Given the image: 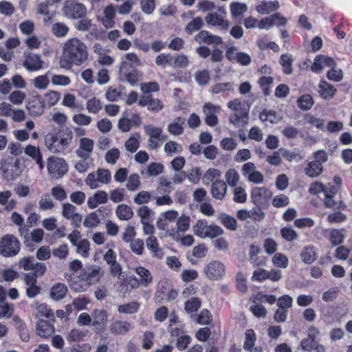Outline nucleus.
<instances>
[{"mask_svg": "<svg viewBox=\"0 0 352 352\" xmlns=\"http://www.w3.org/2000/svg\"><path fill=\"white\" fill-rule=\"evenodd\" d=\"M88 57L86 45L76 38L67 41L63 48V56L60 60L63 68L69 69L72 65H82Z\"/></svg>", "mask_w": 352, "mask_h": 352, "instance_id": "1", "label": "nucleus"}, {"mask_svg": "<svg viewBox=\"0 0 352 352\" xmlns=\"http://www.w3.org/2000/svg\"><path fill=\"white\" fill-rule=\"evenodd\" d=\"M103 276L102 268L96 265H86L80 271L77 280L72 284L77 292L85 291L89 286L96 284Z\"/></svg>", "mask_w": 352, "mask_h": 352, "instance_id": "2", "label": "nucleus"}, {"mask_svg": "<svg viewBox=\"0 0 352 352\" xmlns=\"http://www.w3.org/2000/svg\"><path fill=\"white\" fill-rule=\"evenodd\" d=\"M73 135L70 130L61 129L56 133L48 134L45 138V143L52 152L58 153L70 144Z\"/></svg>", "mask_w": 352, "mask_h": 352, "instance_id": "3", "label": "nucleus"}, {"mask_svg": "<svg viewBox=\"0 0 352 352\" xmlns=\"http://www.w3.org/2000/svg\"><path fill=\"white\" fill-rule=\"evenodd\" d=\"M228 107L233 113L229 118V121L236 126H244L248 122L250 107L239 99H234L228 103Z\"/></svg>", "mask_w": 352, "mask_h": 352, "instance_id": "4", "label": "nucleus"}, {"mask_svg": "<svg viewBox=\"0 0 352 352\" xmlns=\"http://www.w3.org/2000/svg\"><path fill=\"white\" fill-rule=\"evenodd\" d=\"M20 250L19 240L12 234H6L0 241V254L5 256H13L16 255Z\"/></svg>", "mask_w": 352, "mask_h": 352, "instance_id": "5", "label": "nucleus"}, {"mask_svg": "<svg viewBox=\"0 0 352 352\" xmlns=\"http://www.w3.org/2000/svg\"><path fill=\"white\" fill-rule=\"evenodd\" d=\"M63 12L67 18L77 19L86 15L87 9L83 3L76 0H67L63 5Z\"/></svg>", "mask_w": 352, "mask_h": 352, "instance_id": "6", "label": "nucleus"}, {"mask_svg": "<svg viewBox=\"0 0 352 352\" xmlns=\"http://www.w3.org/2000/svg\"><path fill=\"white\" fill-rule=\"evenodd\" d=\"M47 170L52 177L60 178L67 173L68 165L63 158L52 156L47 159Z\"/></svg>", "mask_w": 352, "mask_h": 352, "instance_id": "7", "label": "nucleus"}, {"mask_svg": "<svg viewBox=\"0 0 352 352\" xmlns=\"http://www.w3.org/2000/svg\"><path fill=\"white\" fill-rule=\"evenodd\" d=\"M206 276L211 280H218L226 274L225 265L219 261H211L204 267Z\"/></svg>", "mask_w": 352, "mask_h": 352, "instance_id": "8", "label": "nucleus"}, {"mask_svg": "<svg viewBox=\"0 0 352 352\" xmlns=\"http://www.w3.org/2000/svg\"><path fill=\"white\" fill-rule=\"evenodd\" d=\"M120 74L132 86L138 85L140 80V75L138 70L132 64L126 61L122 62L120 67Z\"/></svg>", "mask_w": 352, "mask_h": 352, "instance_id": "9", "label": "nucleus"}, {"mask_svg": "<svg viewBox=\"0 0 352 352\" xmlns=\"http://www.w3.org/2000/svg\"><path fill=\"white\" fill-rule=\"evenodd\" d=\"M45 107L43 98L38 94L30 97L26 104L27 110L32 116L42 115L44 112Z\"/></svg>", "mask_w": 352, "mask_h": 352, "instance_id": "10", "label": "nucleus"}, {"mask_svg": "<svg viewBox=\"0 0 352 352\" xmlns=\"http://www.w3.org/2000/svg\"><path fill=\"white\" fill-rule=\"evenodd\" d=\"M226 56L230 61L242 66H247L251 63V57L248 54L237 52L236 48L233 46L226 50Z\"/></svg>", "mask_w": 352, "mask_h": 352, "instance_id": "11", "label": "nucleus"}, {"mask_svg": "<svg viewBox=\"0 0 352 352\" xmlns=\"http://www.w3.org/2000/svg\"><path fill=\"white\" fill-rule=\"evenodd\" d=\"M93 321L91 325L98 333L104 331L108 322V315L104 309H94L92 312Z\"/></svg>", "mask_w": 352, "mask_h": 352, "instance_id": "12", "label": "nucleus"}, {"mask_svg": "<svg viewBox=\"0 0 352 352\" xmlns=\"http://www.w3.org/2000/svg\"><path fill=\"white\" fill-rule=\"evenodd\" d=\"M63 216L71 221L74 228L80 227L82 217L80 213L76 212V208L71 204L66 203L63 205Z\"/></svg>", "mask_w": 352, "mask_h": 352, "instance_id": "13", "label": "nucleus"}, {"mask_svg": "<svg viewBox=\"0 0 352 352\" xmlns=\"http://www.w3.org/2000/svg\"><path fill=\"white\" fill-rule=\"evenodd\" d=\"M23 65L28 71H38L43 67V61L39 55L30 52L25 54Z\"/></svg>", "mask_w": 352, "mask_h": 352, "instance_id": "14", "label": "nucleus"}, {"mask_svg": "<svg viewBox=\"0 0 352 352\" xmlns=\"http://www.w3.org/2000/svg\"><path fill=\"white\" fill-rule=\"evenodd\" d=\"M336 62L333 58L324 55H318L314 58L311 70L315 72H318L325 67L331 68L336 67Z\"/></svg>", "mask_w": 352, "mask_h": 352, "instance_id": "15", "label": "nucleus"}, {"mask_svg": "<svg viewBox=\"0 0 352 352\" xmlns=\"http://www.w3.org/2000/svg\"><path fill=\"white\" fill-rule=\"evenodd\" d=\"M318 93L324 100L333 98L337 93V89L324 79H321L318 86Z\"/></svg>", "mask_w": 352, "mask_h": 352, "instance_id": "16", "label": "nucleus"}, {"mask_svg": "<svg viewBox=\"0 0 352 352\" xmlns=\"http://www.w3.org/2000/svg\"><path fill=\"white\" fill-rule=\"evenodd\" d=\"M195 40L199 43H204L207 45H219L223 43L221 37L213 35L207 30H201L195 36Z\"/></svg>", "mask_w": 352, "mask_h": 352, "instance_id": "17", "label": "nucleus"}, {"mask_svg": "<svg viewBox=\"0 0 352 352\" xmlns=\"http://www.w3.org/2000/svg\"><path fill=\"white\" fill-rule=\"evenodd\" d=\"M46 271V265L45 263H38L36 267V270L24 274L23 280L25 284L28 286L37 284L38 278L43 276Z\"/></svg>", "mask_w": 352, "mask_h": 352, "instance_id": "18", "label": "nucleus"}, {"mask_svg": "<svg viewBox=\"0 0 352 352\" xmlns=\"http://www.w3.org/2000/svg\"><path fill=\"white\" fill-rule=\"evenodd\" d=\"M36 333L42 338H49L55 332L54 324L50 321L40 319L36 323Z\"/></svg>", "mask_w": 352, "mask_h": 352, "instance_id": "19", "label": "nucleus"}, {"mask_svg": "<svg viewBox=\"0 0 352 352\" xmlns=\"http://www.w3.org/2000/svg\"><path fill=\"white\" fill-rule=\"evenodd\" d=\"M270 196V191L265 187H254L251 191L252 201L257 206L263 204Z\"/></svg>", "mask_w": 352, "mask_h": 352, "instance_id": "20", "label": "nucleus"}, {"mask_svg": "<svg viewBox=\"0 0 352 352\" xmlns=\"http://www.w3.org/2000/svg\"><path fill=\"white\" fill-rule=\"evenodd\" d=\"M94 142L88 138H82L79 141V149L76 151L78 157L86 159L91 153L94 149Z\"/></svg>", "mask_w": 352, "mask_h": 352, "instance_id": "21", "label": "nucleus"}, {"mask_svg": "<svg viewBox=\"0 0 352 352\" xmlns=\"http://www.w3.org/2000/svg\"><path fill=\"white\" fill-rule=\"evenodd\" d=\"M217 109H219V107L214 106L210 102L205 103L204 110L206 113L205 122L207 125L214 126L218 124V118L215 115Z\"/></svg>", "mask_w": 352, "mask_h": 352, "instance_id": "22", "label": "nucleus"}, {"mask_svg": "<svg viewBox=\"0 0 352 352\" xmlns=\"http://www.w3.org/2000/svg\"><path fill=\"white\" fill-rule=\"evenodd\" d=\"M0 170L2 177L7 181H12L15 179L16 174L14 170L16 168V164L8 162L7 160H2L1 163Z\"/></svg>", "mask_w": 352, "mask_h": 352, "instance_id": "23", "label": "nucleus"}, {"mask_svg": "<svg viewBox=\"0 0 352 352\" xmlns=\"http://www.w3.org/2000/svg\"><path fill=\"white\" fill-rule=\"evenodd\" d=\"M107 201V193L104 190H98L93 196L89 197L87 206L90 209H94L97 208L99 204H105Z\"/></svg>", "mask_w": 352, "mask_h": 352, "instance_id": "24", "label": "nucleus"}, {"mask_svg": "<svg viewBox=\"0 0 352 352\" xmlns=\"http://www.w3.org/2000/svg\"><path fill=\"white\" fill-rule=\"evenodd\" d=\"M227 188V184L223 180L215 181L211 186L212 196L216 199L222 200L226 196Z\"/></svg>", "mask_w": 352, "mask_h": 352, "instance_id": "25", "label": "nucleus"}, {"mask_svg": "<svg viewBox=\"0 0 352 352\" xmlns=\"http://www.w3.org/2000/svg\"><path fill=\"white\" fill-rule=\"evenodd\" d=\"M110 331L115 335H123L131 329V324L127 321L115 320L110 324Z\"/></svg>", "mask_w": 352, "mask_h": 352, "instance_id": "26", "label": "nucleus"}, {"mask_svg": "<svg viewBox=\"0 0 352 352\" xmlns=\"http://www.w3.org/2000/svg\"><path fill=\"white\" fill-rule=\"evenodd\" d=\"M146 245L153 257L162 258L164 256V251L160 248L157 239L155 236L148 237L146 240Z\"/></svg>", "mask_w": 352, "mask_h": 352, "instance_id": "27", "label": "nucleus"}, {"mask_svg": "<svg viewBox=\"0 0 352 352\" xmlns=\"http://www.w3.org/2000/svg\"><path fill=\"white\" fill-rule=\"evenodd\" d=\"M25 153L34 160L41 169L44 167L42 154L38 147L28 144L24 150Z\"/></svg>", "mask_w": 352, "mask_h": 352, "instance_id": "28", "label": "nucleus"}, {"mask_svg": "<svg viewBox=\"0 0 352 352\" xmlns=\"http://www.w3.org/2000/svg\"><path fill=\"white\" fill-rule=\"evenodd\" d=\"M68 292L67 287L65 284L58 283L54 285L50 290V296L52 298L56 300L63 299Z\"/></svg>", "mask_w": 352, "mask_h": 352, "instance_id": "29", "label": "nucleus"}, {"mask_svg": "<svg viewBox=\"0 0 352 352\" xmlns=\"http://www.w3.org/2000/svg\"><path fill=\"white\" fill-rule=\"evenodd\" d=\"M279 8V3L277 1H263L261 2L260 4H258L256 8V10L259 13L262 14H270L274 11H276Z\"/></svg>", "mask_w": 352, "mask_h": 352, "instance_id": "30", "label": "nucleus"}, {"mask_svg": "<svg viewBox=\"0 0 352 352\" xmlns=\"http://www.w3.org/2000/svg\"><path fill=\"white\" fill-rule=\"evenodd\" d=\"M323 171V166L319 162L311 161L305 168V173L310 177H316Z\"/></svg>", "mask_w": 352, "mask_h": 352, "instance_id": "31", "label": "nucleus"}, {"mask_svg": "<svg viewBox=\"0 0 352 352\" xmlns=\"http://www.w3.org/2000/svg\"><path fill=\"white\" fill-rule=\"evenodd\" d=\"M316 258L317 254L313 246H305L300 253V258L306 264L314 263Z\"/></svg>", "mask_w": 352, "mask_h": 352, "instance_id": "32", "label": "nucleus"}, {"mask_svg": "<svg viewBox=\"0 0 352 352\" xmlns=\"http://www.w3.org/2000/svg\"><path fill=\"white\" fill-rule=\"evenodd\" d=\"M183 124H184V120L182 117H177L174 122L168 124V131L173 135H182L184 131Z\"/></svg>", "mask_w": 352, "mask_h": 352, "instance_id": "33", "label": "nucleus"}, {"mask_svg": "<svg viewBox=\"0 0 352 352\" xmlns=\"http://www.w3.org/2000/svg\"><path fill=\"white\" fill-rule=\"evenodd\" d=\"M116 214L118 218L122 221H127L133 217V212L131 207L126 204L118 205Z\"/></svg>", "mask_w": 352, "mask_h": 352, "instance_id": "34", "label": "nucleus"}, {"mask_svg": "<svg viewBox=\"0 0 352 352\" xmlns=\"http://www.w3.org/2000/svg\"><path fill=\"white\" fill-rule=\"evenodd\" d=\"M256 341V335L252 329H246L245 332V341L243 349L248 351H252Z\"/></svg>", "mask_w": 352, "mask_h": 352, "instance_id": "35", "label": "nucleus"}, {"mask_svg": "<svg viewBox=\"0 0 352 352\" xmlns=\"http://www.w3.org/2000/svg\"><path fill=\"white\" fill-rule=\"evenodd\" d=\"M206 21L208 24L212 25L221 26L223 28H228V21L224 20L217 13H208L206 16Z\"/></svg>", "mask_w": 352, "mask_h": 352, "instance_id": "36", "label": "nucleus"}, {"mask_svg": "<svg viewBox=\"0 0 352 352\" xmlns=\"http://www.w3.org/2000/svg\"><path fill=\"white\" fill-rule=\"evenodd\" d=\"M60 99V94L58 91L50 90L44 94L43 100L45 106L52 107L57 104Z\"/></svg>", "mask_w": 352, "mask_h": 352, "instance_id": "37", "label": "nucleus"}, {"mask_svg": "<svg viewBox=\"0 0 352 352\" xmlns=\"http://www.w3.org/2000/svg\"><path fill=\"white\" fill-rule=\"evenodd\" d=\"M119 283L121 290L124 289L125 292L128 291L129 287H130V289L131 290L138 288L141 284L140 280L133 276H128L125 279L120 280Z\"/></svg>", "mask_w": 352, "mask_h": 352, "instance_id": "38", "label": "nucleus"}, {"mask_svg": "<svg viewBox=\"0 0 352 352\" xmlns=\"http://www.w3.org/2000/svg\"><path fill=\"white\" fill-rule=\"evenodd\" d=\"M41 262H35L33 256L23 257L19 261V267L25 271L36 270V267Z\"/></svg>", "mask_w": 352, "mask_h": 352, "instance_id": "39", "label": "nucleus"}, {"mask_svg": "<svg viewBox=\"0 0 352 352\" xmlns=\"http://www.w3.org/2000/svg\"><path fill=\"white\" fill-rule=\"evenodd\" d=\"M37 318L45 317L52 322L55 321V316L53 311L48 307L46 304H40L36 307V314Z\"/></svg>", "mask_w": 352, "mask_h": 352, "instance_id": "40", "label": "nucleus"}, {"mask_svg": "<svg viewBox=\"0 0 352 352\" xmlns=\"http://www.w3.org/2000/svg\"><path fill=\"white\" fill-rule=\"evenodd\" d=\"M204 24L203 19L200 16H197L188 23L184 29L185 32L186 34L190 35L193 32L200 30L204 26Z\"/></svg>", "mask_w": 352, "mask_h": 352, "instance_id": "41", "label": "nucleus"}, {"mask_svg": "<svg viewBox=\"0 0 352 352\" xmlns=\"http://www.w3.org/2000/svg\"><path fill=\"white\" fill-rule=\"evenodd\" d=\"M314 104V99L310 94H303L297 100L298 107L303 111H308L311 109Z\"/></svg>", "mask_w": 352, "mask_h": 352, "instance_id": "42", "label": "nucleus"}, {"mask_svg": "<svg viewBox=\"0 0 352 352\" xmlns=\"http://www.w3.org/2000/svg\"><path fill=\"white\" fill-rule=\"evenodd\" d=\"M140 307V304L138 302L133 301L129 303L119 305L118 311L120 314H133L138 311Z\"/></svg>", "mask_w": 352, "mask_h": 352, "instance_id": "43", "label": "nucleus"}, {"mask_svg": "<svg viewBox=\"0 0 352 352\" xmlns=\"http://www.w3.org/2000/svg\"><path fill=\"white\" fill-rule=\"evenodd\" d=\"M293 59L291 54H284L280 58V64L282 66L283 72L285 74H291L293 72Z\"/></svg>", "mask_w": 352, "mask_h": 352, "instance_id": "44", "label": "nucleus"}, {"mask_svg": "<svg viewBox=\"0 0 352 352\" xmlns=\"http://www.w3.org/2000/svg\"><path fill=\"white\" fill-rule=\"evenodd\" d=\"M219 220L223 226L229 230L234 231L237 228V221L234 217L227 214L226 213H222L219 216Z\"/></svg>", "mask_w": 352, "mask_h": 352, "instance_id": "45", "label": "nucleus"}, {"mask_svg": "<svg viewBox=\"0 0 352 352\" xmlns=\"http://www.w3.org/2000/svg\"><path fill=\"white\" fill-rule=\"evenodd\" d=\"M135 272L141 277L140 282L142 285L146 287L152 282L151 272L146 268L142 266L138 267L135 269Z\"/></svg>", "mask_w": 352, "mask_h": 352, "instance_id": "46", "label": "nucleus"}, {"mask_svg": "<svg viewBox=\"0 0 352 352\" xmlns=\"http://www.w3.org/2000/svg\"><path fill=\"white\" fill-rule=\"evenodd\" d=\"M259 119L263 122H269L271 124H275L279 121V118L274 110L264 109L260 113Z\"/></svg>", "mask_w": 352, "mask_h": 352, "instance_id": "47", "label": "nucleus"}, {"mask_svg": "<svg viewBox=\"0 0 352 352\" xmlns=\"http://www.w3.org/2000/svg\"><path fill=\"white\" fill-rule=\"evenodd\" d=\"M221 176V173L219 170L211 168L206 171L203 179L206 184H213L215 181H219Z\"/></svg>", "mask_w": 352, "mask_h": 352, "instance_id": "48", "label": "nucleus"}, {"mask_svg": "<svg viewBox=\"0 0 352 352\" xmlns=\"http://www.w3.org/2000/svg\"><path fill=\"white\" fill-rule=\"evenodd\" d=\"M209 226L206 219L198 220L195 225L193 226V232L196 236L201 238H205V234L208 231Z\"/></svg>", "mask_w": 352, "mask_h": 352, "instance_id": "49", "label": "nucleus"}, {"mask_svg": "<svg viewBox=\"0 0 352 352\" xmlns=\"http://www.w3.org/2000/svg\"><path fill=\"white\" fill-rule=\"evenodd\" d=\"M68 32L69 28L64 23L57 22L54 23L52 26V34L58 38L65 36L68 34Z\"/></svg>", "mask_w": 352, "mask_h": 352, "instance_id": "50", "label": "nucleus"}, {"mask_svg": "<svg viewBox=\"0 0 352 352\" xmlns=\"http://www.w3.org/2000/svg\"><path fill=\"white\" fill-rule=\"evenodd\" d=\"M201 305V300L197 297H192L185 302L184 309L187 313L191 314L196 312L200 308Z\"/></svg>", "mask_w": 352, "mask_h": 352, "instance_id": "51", "label": "nucleus"}, {"mask_svg": "<svg viewBox=\"0 0 352 352\" xmlns=\"http://www.w3.org/2000/svg\"><path fill=\"white\" fill-rule=\"evenodd\" d=\"M86 107L89 113L96 114L102 109V104L100 100L94 97L87 101Z\"/></svg>", "mask_w": 352, "mask_h": 352, "instance_id": "52", "label": "nucleus"}, {"mask_svg": "<svg viewBox=\"0 0 352 352\" xmlns=\"http://www.w3.org/2000/svg\"><path fill=\"white\" fill-rule=\"evenodd\" d=\"M76 252L81 256L84 258H87L89 255L90 250V243L89 241L86 239H81L79 241L78 243L76 245Z\"/></svg>", "mask_w": 352, "mask_h": 352, "instance_id": "53", "label": "nucleus"}, {"mask_svg": "<svg viewBox=\"0 0 352 352\" xmlns=\"http://www.w3.org/2000/svg\"><path fill=\"white\" fill-rule=\"evenodd\" d=\"M101 208H99L96 212H93L89 214L85 219L83 224L86 228H94L96 227L99 223L100 220L97 214V212H100Z\"/></svg>", "mask_w": 352, "mask_h": 352, "instance_id": "54", "label": "nucleus"}, {"mask_svg": "<svg viewBox=\"0 0 352 352\" xmlns=\"http://www.w3.org/2000/svg\"><path fill=\"white\" fill-rule=\"evenodd\" d=\"M248 10L245 3L239 2H233L230 4V12L232 16H241Z\"/></svg>", "mask_w": 352, "mask_h": 352, "instance_id": "55", "label": "nucleus"}, {"mask_svg": "<svg viewBox=\"0 0 352 352\" xmlns=\"http://www.w3.org/2000/svg\"><path fill=\"white\" fill-rule=\"evenodd\" d=\"M305 122L307 124H311L316 126L318 129H323L324 122V120L320 118H317L314 115L311 113H307L304 116Z\"/></svg>", "mask_w": 352, "mask_h": 352, "instance_id": "56", "label": "nucleus"}, {"mask_svg": "<svg viewBox=\"0 0 352 352\" xmlns=\"http://www.w3.org/2000/svg\"><path fill=\"white\" fill-rule=\"evenodd\" d=\"M226 182L232 187H235L239 180V175L234 168H230L226 173Z\"/></svg>", "mask_w": 352, "mask_h": 352, "instance_id": "57", "label": "nucleus"}, {"mask_svg": "<svg viewBox=\"0 0 352 352\" xmlns=\"http://www.w3.org/2000/svg\"><path fill=\"white\" fill-rule=\"evenodd\" d=\"M140 8L146 14H151L156 7V0H140Z\"/></svg>", "mask_w": 352, "mask_h": 352, "instance_id": "58", "label": "nucleus"}, {"mask_svg": "<svg viewBox=\"0 0 352 352\" xmlns=\"http://www.w3.org/2000/svg\"><path fill=\"white\" fill-rule=\"evenodd\" d=\"M272 263L276 267L286 268L288 266L289 261L285 254L278 252L274 255Z\"/></svg>", "mask_w": 352, "mask_h": 352, "instance_id": "59", "label": "nucleus"}, {"mask_svg": "<svg viewBox=\"0 0 352 352\" xmlns=\"http://www.w3.org/2000/svg\"><path fill=\"white\" fill-rule=\"evenodd\" d=\"M233 200L236 203L243 204L247 201V194L245 189L241 186H237L233 190Z\"/></svg>", "mask_w": 352, "mask_h": 352, "instance_id": "60", "label": "nucleus"}, {"mask_svg": "<svg viewBox=\"0 0 352 352\" xmlns=\"http://www.w3.org/2000/svg\"><path fill=\"white\" fill-rule=\"evenodd\" d=\"M160 88L159 84L154 81L140 84V89L144 94L151 95V92L158 91Z\"/></svg>", "mask_w": 352, "mask_h": 352, "instance_id": "61", "label": "nucleus"}, {"mask_svg": "<svg viewBox=\"0 0 352 352\" xmlns=\"http://www.w3.org/2000/svg\"><path fill=\"white\" fill-rule=\"evenodd\" d=\"M344 236L341 230L333 229L329 234V240L332 245H338L343 243Z\"/></svg>", "mask_w": 352, "mask_h": 352, "instance_id": "62", "label": "nucleus"}, {"mask_svg": "<svg viewBox=\"0 0 352 352\" xmlns=\"http://www.w3.org/2000/svg\"><path fill=\"white\" fill-rule=\"evenodd\" d=\"M97 180L100 184H107L111 182V175L108 169L98 168L96 170Z\"/></svg>", "mask_w": 352, "mask_h": 352, "instance_id": "63", "label": "nucleus"}, {"mask_svg": "<svg viewBox=\"0 0 352 352\" xmlns=\"http://www.w3.org/2000/svg\"><path fill=\"white\" fill-rule=\"evenodd\" d=\"M90 302L89 298L85 296H78L73 300L72 305L77 311H82L87 309V305Z\"/></svg>", "mask_w": 352, "mask_h": 352, "instance_id": "64", "label": "nucleus"}]
</instances>
